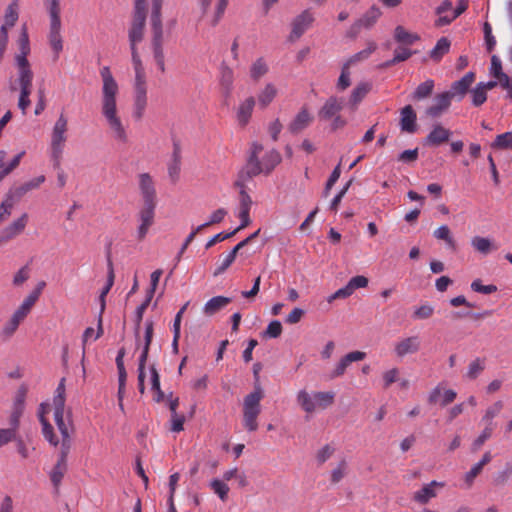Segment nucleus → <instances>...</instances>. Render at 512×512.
<instances>
[{"label": "nucleus", "mask_w": 512, "mask_h": 512, "mask_svg": "<svg viewBox=\"0 0 512 512\" xmlns=\"http://www.w3.org/2000/svg\"><path fill=\"white\" fill-rule=\"evenodd\" d=\"M147 91L135 92L134 100V115L136 118H141L144 114L147 105Z\"/></svg>", "instance_id": "3c124183"}, {"label": "nucleus", "mask_w": 512, "mask_h": 512, "mask_svg": "<svg viewBox=\"0 0 512 512\" xmlns=\"http://www.w3.org/2000/svg\"><path fill=\"white\" fill-rule=\"evenodd\" d=\"M341 109L342 102L336 97H330L319 110L318 116L321 120L326 121L337 115Z\"/></svg>", "instance_id": "c756f323"}, {"label": "nucleus", "mask_w": 512, "mask_h": 512, "mask_svg": "<svg viewBox=\"0 0 512 512\" xmlns=\"http://www.w3.org/2000/svg\"><path fill=\"white\" fill-rule=\"evenodd\" d=\"M14 207L12 194H6L0 204V225L11 215Z\"/></svg>", "instance_id": "8fccbe9b"}, {"label": "nucleus", "mask_w": 512, "mask_h": 512, "mask_svg": "<svg viewBox=\"0 0 512 512\" xmlns=\"http://www.w3.org/2000/svg\"><path fill=\"white\" fill-rule=\"evenodd\" d=\"M102 79L100 111L113 139L120 144L129 142V135L119 114L117 96L119 86L108 66L100 69Z\"/></svg>", "instance_id": "f257e3e1"}, {"label": "nucleus", "mask_w": 512, "mask_h": 512, "mask_svg": "<svg viewBox=\"0 0 512 512\" xmlns=\"http://www.w3.org/2000/svg\"><path fill=\"white\" fill-rule=\"evenodd\" d=\"M21 323L22 322L20 320L11 315L10 319L3 325L1 329L0 336L2 340H9L15 334Z\"/></svg>", "instance_id": "49530a36"}, {"label": "nucleus", "mask_w": 512, "mask_h": 512, "mask_svg": "<svg viewBox=\"0 0 512 512\" xmlns=\"http://www.w3.org/2000/svg\"><path fill=\"white\" fill-rule=\"evenodd\" d=\"M451 95L446 91L437 94L433 98L432 104L426 109V114L432 118H437L445 113L451 105Z\"/></svg>", "instance_id": "5701e85b"}, {"label": "nucleus", "mask_w": 512, "mask_h": 512, "mask_svg": "<svg viewBox=\"0 0 512 512\" xmlns=\"http://www.w3.org/2000/svg\"><path fill=\"white\" fill-rule=\"evenodd\" d=\"M490 74L495 77L499 82L502 81V75H507L502 71V63L498 56L491 57Z\"/></svg>", "instance_id": "0e129e2a"}, {"label": "nucleus", "mask_w": 512, "mask_h": 512, "mask_svg": "<svg viewBox=\"0 0 512 512\" xmlns=\"http://www.w3.org/2000/svg\"><path fill=\"white\" fill-rule=\"evenodd\" d=\"M335 447L331 444H326L322 446L317 452H316V461L318 464L322 465L325 462H327L334 454Z\"/></svg>", "instance_id": "bf43d9fd"}, {"label": "nucleus", "mask_w": 512, "mask_h": 512, "mask_svg": "<svg viewBox=\"0 0 512 512\" xmlns=\"http://www.w3.org/2000/svg\"><path fill=\"white\" fill-rule=\"evenodd\" d=\"M484 369L485 361L483 359L476 358L468 365L466 377L470 380H474L481 374Z\"/></svg>", "instance_id": "864d4df0"}, {"label": "nucleus", "mask_w": 512, "mask_h": 512, "mask_svg": "<svg viewBox=\"0 0 512 512\" xmlns=\"http://www.w3.org/2000/svg\"><path fill=\"white\" fill-rule=\"evenodd\" d=\"M70 449H60L57 463L50 472V479L55 487H58L67 471V456Z\"/></svg>", "instance_id": "393cba45"}, {"label": "nucleus", "mask_w": 512, "mask_h": 512, "mask_svg": "<svg viewBox=\"0 0 512 512\" xmlns=\"http://www.w3.org/2000/svg\"><path fill=\"white\" fill-rule=\"evenodd\" d=\"M278 87L272 82H267L260 88L256 95V103L262 110L269 107L278 96Z\"/></svg>", "instance_id": "4be33fe9"}, {"label": "nucleus", "mask_w": 512, "mask_h": 512, "mask_svg": "<svg viewBox=\"0 0 512 512\" xmlns=\"http://www.w3.org/2000/svg\"><path fill=\"white\" fill-rule=\"evenodd\" d=\"M313 116L306 106H303L288 124V130L292 134H299L310 126Z\"/></svg>", "instance_id": "a211bd4d"}, {"label": "nucleus", "mask_w": 512, "mask_h": 512, "mask_svg": "<svg viewBox=\"0 0 512 512\" xmlns=\"http://www.w3.org/2000/svg\"><path fill=\"white\" fill-rule=\"evenodd\" d=\"M401 130L408 133H414L416 131V113L412 106L407 105L401 110L400 118Z\"/></svg>", "instance_id": "2f4dec72"}, {"label": "nucleus", "mask_w": 512, "mask_h": 512, "mask_svg": "<svg viewBox=\"0 0 512 512\" xmlns=\"http://www.w3.org/2000/svg\"><path fill=\"white\" fill-rule=\"evenodd\" d=\"M262 398L263 390L257 384L254 390L246 395L243 400V426L248 432H254L258 429V417L261 413Z\"/></svg>", "instance_id": "423d86ee"}, {"label": "nucleus", "mask_w": 512, "mask_h": 512, "mask_svg": "<svg viewBox=\"0 0 512 512\" xmlns=\"http://www.w3.org/2000/svg\"><path fill=\"white\" fill-rule=\"evenodd\" d=\"M383 387L388 388L391 384L399 381L398 368H391L382 374Z\"/></svg>", "instance_id": "774afa93"}, {"label": "nucleus", "mask_w": 512, "mask_h": 512, "mask_svg": "<svg viewBox=\"0 0 512 512\" xmlns=\"http://www.w3.org/2000/svg\"><path fill=\"white\" fill-rule=\"evenodd\" d=\"M210 488L222 501H226L229 493L228 485L221 479L214 478L210 482Z\"/></svg>", "instance_id": "603ef678"}, {"label": "nucleus", "mask_w": 512, "mask_h": 512, "mask_svg": "<svg viewBox=\"0 0 512 512\" xmlns=\"http://www.w3.org/2000/svg\"><path fill=\"white\" fill-rule=\"evenodd\" d=\"M231 298L225 296H215L209 299L203 306V313L206 316H212L218 311L225 308L230 302Z\"/></svg>", "instance_id": "473e14b6"}, {"label": "nucleus", "mask_w": 512, "mask_h": 512, "mask_svg": "<svg viewBox=\"0 0 512 512\" xmlns=\"http://www.w3.org/2000/svg\"><path fill=\"white\" fill-rule=\"evenodd\" d=\"M471 103L473 106L479 107L484 104L487 100V92L478 83L474 88L470 90Z\"/></svg>", "instance_id": "5fc2aeb1"}, {"label": "nucleus", "mask_w": 512, "mask_h": 512, "mask_svg": "<svg viewBox=\"0 0 512 512\" xmlns=\"http://www.w3.org/2000/svg\"><path fill=\"white\" fill-rule=\"evenodd\" d=\"M472 246L481 253H488L491 250V241L488 238L475 236L471 241Z\"/></svg>", "instance_id": "680f3d73"}, {"label": "nucleus", "mask_w": 512, "mask_h": 512, "mask_svg": "<svg viewBox=\"0 0 512 512\" xmlns=\"http://www.w3.org/2000/svg\"><path fill=\"white\" fill-rule=\"evenodd\" d=\"M29 221V215L22 213L19 217L15 218L10 224H8L0 233V246L10 242L19 235H21Z\"/></svg>", "instance_id": "f8f14e48"}, {"label": "nucleus", "mask_w": 512, "mask_h": 512, "mask_svg": "<svg viewBox=\"0 0 512 512\" xmlns=\"http://www.w3.org/2000/svg\"><path fill=\"white\" fill-rule=\"evenodd\" d=\"M434 314V307L428 303L416 307L413 311L412 318L415 320H425Z\"/></svg>", "instance_id": "4d7b16f0"}, {"label": "nucleus", "mask_w": 512, "mask_h": 512, "mask_svg": "<svg viewBox=\"0 0 512 512\" xmlns=\"http://www.w3.org/2000/svg\"><path fill=\"white\" fill-rule=\"evenodd\" d=\"M167 169L171 181L176 182L179 179L181 170V153L180 148L177 145L174 146L171 160L168 163Z\"/></svg>", "instance_id": "72a5a7b5"}, {"label": "nucleus", "mask_w": 512, "mask_h": 512, "mask_svg": "<svg viewBox=\"0 0 512 512\" xmlns=\"http://www.w3.org/2000/svg\"><path fill=\"white\" fill-rule=\"evenodd\" d=\"M445 486L444 482H439L433 480L427 484H425L421 489L416 491L413 495V499L415 502L419 504H426L431 499L437 496V488H443Z\"/></svg>", "instance_id": "b1692460"}, {"label": "nucleus", "mask_w": 512, "mask_h": 512, "mask_svg": "<svg viewBox=\"0 0 512 512\" xmlns=\"http://www.w3.org/2000/svg\"><path fill=\"white\" fill-rule=\"evenodd\" d=\"M48 41L51 49L55 54V59H58L60 52L63 50V40L61 36V23H50Z\"/></svg>", "instance_id": "c85d7f7f"}, {"label": "nucleus", "mask_w": 512, "mask_h": 512, "mask_svg": "<svg viewBox=\"0 0 512 512\" xmlns=\"http://www.w3.org/2000/svg\"><path fill=\"white\" fill-rule=\"evenodd\" d=\"M54 420L62 436L60 449H70V422L64 419V411H54Z\"/></svg>", "instance_id": "bb28decb"}, {"label": "nucleus", "mask_w": 512, "mask_h": 512, "mask_svg": "<svg viewBox=\"0 0 512 512\" xmlns=\"http://www.w3.org/2000/svg\"><path fill=\"white\" fill-rule=\"evenodd\" d=\"M155 208L156 207H146L143 208L138 213V226L136 229V238L138 241H143L149 232V229L154 224L155 219Z\"/></svg>", "instance_id": "2eb2a0df"}, {"label": "nucleus", "mask_w": 512, "mask_h": 512, "mask_svg": "<svg viewBox=\"0 0 512 512\" xmlns=\"http://www.w3.org/2000/svg\"><path fill=\"white\" fill-rule=\"evenodd\" d=\"M434 237L443 240L448 246H454V240L451 236L450 229L447 225H442L434 231Z\"/></svg>", "instance_id": "052dcab7"}, {"label": "nucleus", "mask_w": 512, "mask_h": 512, "mask_svg": "<svg viewBox=\"0 0 512 512\" xmlns=\"http://www.w3.org/2000/svg\"><path fill=\"white\" fill-rule=\"evenodd\" d=\"M60 12V0H50L48 5L50 23H61Z\"/></svg>", "instance_id": "e2e57ef3"}, {"label": "nucleus", "mask_w": 512, "mask_h": 512, "mask_svg": "<svg viewBox=\"0 0 512 512\" xmlns=\"http://www.w3.org/2000/svg\"><path fill=\"white\" fill-rule=\"evenodd\" d=\"M19 18L18 0H13L6 8L3 24L0 28V57L3 56L8 44V29L13 27Z\"/></svg>", "instance_id": "1a4fd4ad"}, {"label": "nucleus", "mask_w": 512, "mask_h": 512, "mask_svg": "<svg viewBox=\"0 0 512 512\" xmlns=\"http://www.w3.org/2000/svg\"><path fill=\"white\" fill-rule=\"evenodd\" d=\"M132 65L135 72V79H134V90L135 92L139 91H147L146 88V73L145 69L143 67L142 61L140 59L139 53H134V55L131 56Z\"/></svg>", "instance_id": "a878e982"}, {"label": "nucleus", "mask_w": 512, "mask_h": 512, "mask_svg": "<svg viewBox=\"0 0 512 512\" xmlns=\"http://www.w3.org/2000/svg\"><path fill=\"white\" fill-rule=\"evenodd\" d=\"M420 349L421 340L417 335L402 338L394 344V353L398 358L416 354Z\"/></svg>", "instance_id": "dca6fc26"}, {"label": "nucleus", "mask_w": 512, "mask_h": 512, "mask_svg": "<svg viewBox=\"0 0 512 512\" xmlns=\"http://www.w3.org/2000/svg\"><path fill=\"white\" fill-rule=\"evenodd\" d=\"M349 471V463L345 458L340 459L337 464L330 471L331 484H338L341 482Z\"/></svg>", "instance_id": "e433bc0d"}, {"label": "nucleus", "mask_w": 512, "mask_h": 512, "mask_svg": "<svg viewBox=\"0 0 512 512\" xmlns=\"http://www.w3.org/2000/svg\"><path fill=\"white\" fill-rule=\"evenodd\" d=\"M491 146L497 149H511L512 132H505L503 134L497 135Z\"/></svg>", "instance_id": "6e6d98bb"}, {"label": "nucleus", "mask_w": 512, "mask_h": 512, "mask_svg": "<svg viewBox=\"0 0 512 512\" xmlns=\"http://www.w3.org/2000/svg\"><path fill=\"white\" fill-rule=\"evenodd\" d=\"M450 46V40L446 37H441L437 41L434 48L430 51V58L435 62H439L442 59V57L449 52Z\"/></svg>", "instance_id": "58836bf2"}, {"label": "nucleus", "mask_w": 512, "mask_h": 512, "mask_svg": "<svg viewBox=\"0 0 512 512\" xmlns=\"http://www.w3.org/2000/svg\"><path fill=\"white\" fill-rule=\"evenodd\" d=\"M226 7H227V0H217V4H216L214 12L212 13L211 16L208 17V21L211 26H215L218 24V22L224 15Z\"/></svg>", "instance_id": "13d9d810"}, {"label": "nucleus", "mask_w": 512, "mask_h": 512, "mask_svg": "<svg viewBox=\"0 0 512 512\" xmlns=\"http://www.w3.org/2000/svg\"><path fill=\"white\" fill-rule=\"evenodd\" d=\"M503 407H504V404H503V402L501 400H498V401L494 402L491 406H489L485 410V413H484V415L482 417V421L486 425L494 426L493 425V419L500 414V412L502 411Z\"/></svg>", "instance_id": "c03bdc74"}, {"label": "nucleus", "mask_w": 512, "mask_h": 512, "mask_svg": "<svg viewBox=\"0 0 512 512\" xmlns=\"http://www.w3.org/2000/svg\"><path fill=\"white\" fill-rule=\"evenodd\" d=\"M376 48L377 44L374 41H369L367 43V48L349 57L347 61L344 63V65L350 68L351 66L357 64L358 62L368 59L370 55L376 50Z\"/></svg>", "instance_id": "4c0bfd02"}, {"label": "nucleus", "mask_w": 512, "mask_h": 512, "mask_svg": "<svg viewBox=\"0 0 512 512\" xmlns=\"http://www.w3.org/2000/svg\"><path fill=\"white\" fill-rule=\"evenodd\" d=\"M434 81L427 79L423 83L419 84L413 93V98L417 100L427 98L434 89Z\"/></svg>", "instance_id": "de8ad7c7"}, {"label": "nucleus", "mask_w": 512, "mask_h": 512, "mask_svg": "<svg viewBox=\"0 0 512 512\" xmlns=\"http://www.w3.org/2000/svg\"><path fill=\"white\" fill-rule=\"evenodd\" d=\"M65 391V379L62 378L55 390V395L53 398L54 411H64Z\"/></svg>", "instance_id": "a18cd8bd"}, {"label": "nucleus", "mask_w": 512, "mask_h": 512, "mask_svg": "<svg viewBox=\"0 0 512 512\" xmlns=\"http://www.w3.org/2000/svg\"><path fill=\"white\" fill-rule=\"evenodd\" d=\"M19 53L15 56V64L17 67V78L11 85L12 91L18 92L17 106L22 114L27 113V109L31 105L30 96L33 90L34 74L28 62L27 56L30 53V42L28 36L27 25L21 27V33L18 39Z\"/></svg>", "instance_id": "f03ea898"}, {"label": "nucleus", "mask_w": 512, "mask_h": 512, "mask_svg": "<svg viewBox=\"0 0 512 512\" xmlns=\"http://www.w3.org/2000/svg\"><path fill=\"white\" fill-rule=\"evenodd\" d=\"M457 397V393L453 389H446L443 383L437 384L428 394V402L430 404H440L447 406Z\"/></svg>", "instance_id": "f3484780"}, {"label": "nucleus", "mask_w": 512, "mask_h": 512, "mask_svg": "<svg viewBox=\"0 0 512 512\" xmlns=\"http://www.w3.org/2000/svg\"><path fill=\"white\" fill-rule=\"evenodd\" d=\"M67 131L68 119L64 113H60L52 127L49 144L50 159L55 169H58L61 165L62 156L67 141Z\"/></svg>", "instance_id": "39448f33"}, {"label": "nucleus", "mask_w": 512, "mask_h": 512, "mask_svg": "<svg viewBox=\"0 0 512 512\" xmlns=\"http://www.w3.org/2000/svg\"><path fill=\"white\" fill-rule=\"evenodd\" d=\"M483 32L486 48L489 52L493 51L496 46V39L492 34V27L488 22L483 24Z\"/></svg>", "instance_id": "338daca9"}, {"label": "nucleus", "mask_w": 512, "mask_h": 512, "mask_svg": "<svg viewBox=\"0 0 512 512\" xmlns=\"http://www.w3.org/2000/svg\"><path fill=\"white\" fill-rule=\"evenodd\" d=\"M269 71L267 62L263 58L256 59L250 67V77L254 81H258Z\"/></svg>", "instance_id": "a19ab883"}, {"label": "nucleus", "mask_w": 512, "mask_h": 512, "mask_svg": "<svg viewBox=\"0 0 512 512\" xmlns=\"http://www.w3.org/2000/svg\"><path fill=\"white\" fill-rule=\"evenodd\" d=\"M314 14L310 9H305L299 13L291 23L290 41L298 40L313 24Z\"/></svg>", "instance_id": "9b49d317"}, {"label": "nucleus", "mask_w": 512, "mask_h": 512, "mask_svg": "<svg viewBox=\"0 0 512 512\" xmlns=\"http://www.w3.org/2000/svg\"><path fill=\"white\" fill-rule=\"evenodd\" d=\"M451 134L452 132L449 129L445 128L441 124H436L427 135L425 142L428 145L439 146L447 142Z\"/></svg>", "instance_id": "cd10ccee"}, {"label": "nucleus", "mask_w": 512, "mask_h": 512, "mask_svg": "<svg viewBox=\"0 0 512 512\" xmlns=\"http://www.w3.org/2000/svg\"><path fill=\"white\" fill-rule=\"evenodd\" d=\"M335 393L333 391H318L309 393L306 390H300L297 393L296 401L301 409L312 414L316 410H324L334 403Z\"/></svg>", "instance_id": "0eeeda50"}, {"label": "nucleus", "mask_w": 512, "mask_h": 512, "mask_svg": "<svg viewBox=\"0 0 512 512\" xmlns=\"http://www.w3.org/2000/svg\"><path fill=\"white\" fill-rule=\"evenodd\" d=\"M474 81L475 73L468 72L460 80L453 82L450 90L446 92L451 95L452 99L455 98L458 101H461Z\"/></svg>", "instance_id": "412c9836"}, {"label": "nucleus", "mask_w": 512, "mask_h": 512, "mask_svg": "<svg viewBox=\"0 0 512 512\" xmlns=\"http://www.w3.org/2000/svg\"><path fill=\"white\" fill-rule=\"evenodd\" d=\"M28 389L25 385H21L14 396L12 409L9 417L10 427L18 431L20 425V418L23 415L25 409V399L27 396Z\"/></svg>", "instance_id": "ddd939ff"}, {"label": "nucleus", "mask_w": 512, "mask_h": 512, "mask_svg": "<svg viewBox=\"0 0 512 512\" xmlns=\"http://www.w3.org/2000/svg\"><path fill=\"white\" fill-rule=\"evenodd\" d=\"M371 89V84L368 82L359 83L353 90L350 95V104L352 106H357L362 99L368 94Z\"/></svg>", "instance_id": "37998d69"}, {"label": "nucleus", "mask_w": 512, "mask_h": 512, "mask_svg": "<svg viewBox=\"0 0 512 512\" xmlns=\"http://www.w3.org/2000/svg\"><path fill=\"white\" fill-rule=\"evenodd\" d=\"M102 334H103L102 319L100 317L99 320H98V328H97V330H95L92 327H88V328L85 329V331H84V333L82 335V350H83L82 353H83V356L85 355V347H86V345L89 342H93V341H96L97 339H99Z\"/></svg>", "instance_id": "ea45409f"}, {"label": "nucleus", "mask_w": 512, "mask_h": 512, "mask_svg": "<svg viewBox=\"0 0 512 512\" xmlns=\"http://www.w3.org/2000/svg\"><path fill=\"white\" fill-rule=\"evenodd\" d=\"M233 82H234V73H233L232 69H230L228 67L223 68L221 71L220 84L227 96L230 95V93L233 89Z\"/></svg>", "instance_id": "09e8293b"}, {"label": "nucleus", "mask_w": 512, "mask_h": 512, "mask_svg": "<svg viewBox=\"0 0 512 512\" xmlns=\"http://www.w3.org/2000/svg\"><path fill=\"white\" fill-rule=\"evenodd\" d=\"M163 0H151V16L150 23L152 29V49L155 61L159 69L165 70L164 53H163V27L161 19V9Z\"/></svg>", "instance_id": "20e7f679"}, {"label": "nucleus", "mask_w": 512, "mask_h": 512, "mask_svg": "<svg viewBox=\"0 0 512 512\" xmlns=\"http://www.w3.org/2000/svg\"><path fill=\"white\" fill-rule=\"evenodd\" d=\"M255 105L256 100L253 96H248L239 102L236 107L235 117L240 126L244 127L250 122Z\"/></svg>", "instance_id": "aec40b11"}, {"label": "nucleus", "mask_w": 512, "mask_h": 512, "mask_svg": "<svg viewBox=\"0 0 512 512\" xmlns=\"http://www.w3.org/2000/svg\"><path fill=\"white\" fill-rule=\"evenodd\" d=\"M381 15V10L373 5L356 21L359 23V25H361L363 29H371L376 24Z\"/></svg>", "instance_id": "f704fd0d"}, {"label": "nucleus", "mask_w": 512, "mask_h": 512, "mask_svg": "<svg viewBox=\"0 0 512 512\" xmlns=\"http://www.w3.org/2000/svg\"><path fill=\"white\" fill-rule=\"evenodd\" d=\"M138 185L144 206L156 207V189L152 176L149 173H140Z\"/></svg>", "instance_id": "4468645a"}, {"label": "nucleus", "mask_w": 512, "mask_h": 512, "mask_svg": "<svg viewBox=\"0 0 512 512\" xmlns=\"http://www.w3.org/2000/svg\"><path fill=\"white\" fill-rule=\"evenodd\" d=\"M37 301L33 299V297H30L27 295L25 299L22 301V303L19 305V307L13 312V316L20 320L21 322L24 321V319L29 315L31 312L33 306L35 305Z\"/></svg>", "instance_id": "79ce46f5"}, {"label": "nucleus", "mask_w": 512, "mask_h": 512, "mask_svg": "<svg viewBox=\"0 0 512 512\" xmlns=\"http://www.w3.org/2000/svg\"><path fill=\"white\" fill-rule=\"evenodd\" d=\"M146 22V0L134 1V15L131 27L128 32L131 56L138 53L137 45L144 38V29Z\"/></svg>", "instance_id": "6e6552de"}, {"label": "nucleus", "mask_w": 512, "mask_h": 512, "mask_svg": "<svg viewBox=\"0 0 512 512\" xmlns=\"http://www.w3.org/2000/svg\"><path fill=\"white\" fill-rule=\"evenodd\" d=\"M149 374H150L151 391L154 394L153 399L155 402L160 403V402L164 401L166 396H165L164 392L161 390L160 376H159V373H158L157 369L155 368V366H151L149 368ZM167 402H168V406H169L171 415L178 414L177 408L179 406V398L173 397L172 393H170L167 396Z\"/></svg>", "instance_id": "9d476101"}, {"label": "nucleus", "mask_w": 512, "mask_h": 512, "mask_svg": "<svg viewBox=\"0 0 512 512\" xmlns=\"http://www.w3.org/2000/svg\"><path fill=\"white\" fill-rule=\"evenodd\" d=\"M17 439V431L12 427L0 429V448Z\"/></svg>", "instance_id": "69168bd1"}, {"label": "nucleus", "mask_w": 512, "mask_h": 512, "mask_svg": "<svg viewBox=\"0 0 512 512\" xmlns=\"http://www.w3.org/2000/svg\"><path fill=\"white\" fill-rule=\"evenodd\" d=\"M281 160L282 157L277 150H265L262 144L253 142L249 149L244 172L250 178L262 173L270 174Z\"/></svg>", "instance_id": "7ed1b4c3"}, {"label": "nucleus", "mask_w": 512, "mask_h": 512, "mask_svg": "<svg viewBox=\"0 0 512 512\" xmlns=\"http://www.w3.org/2000/svg\"><path fill=\"white\" fill-rule=\"evenodd\" d=\"M46 408H47L46 404L41 403V405L39 407V412H38L39 420L42 425V433H43L44 438L52 446L56 447L59 444V440L53 433L52 426L48 423L47 419L45 418Z\"/></svg>", "instance_id": "7c9ffc66"}, {"label": "nucleus", "mask_w": 512, "mask_h": 512, "mask_svg": "<svg viewBox=\"0 0 512 512\" xmlns=\"http://www.w3.org/2000/svg\"><path fill=\"white\" fill-rule=\"evenodd\" d=\"M366 358V353L362 351H352L344 355L340 358V360L335 365V368L332 370L330 377L338 378L345 374L347 368L353 362H359Z\"/></svg>", "instance_id": "6ab92c4d"}, {"label": "nucleus", "mask_w": 512, "mask_h": 512, "mask_svg": "<svg viewBox=\"0 0 512 512\" xmlns=\"http://www.w3.org/2000/svg\"><path fill=\"white\" fill-rule=\"evenodd\" d=\"M394 39L399 44L412 45L420 40V36L417 33H412L406 30L403 26L398 25L394 29Z\"/></svg>", "instance_id": "c9c22d12"}]
</instances>
